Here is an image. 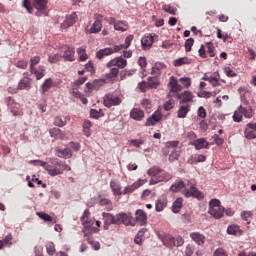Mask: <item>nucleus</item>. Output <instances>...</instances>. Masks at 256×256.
<instances>
[{"instance_id":"obj_17","label":"nucleus","mask_w":256,"mask_h":256,"mask_svg":"<svg viewBox=\"0 0 256 256\" xmlns=\"http://www.w3.org/2000/svg\"><path fill=\"white\" fill-rule=\"evenodd\" d=\"M228 235H235V236H241L243 235V230H241V227L239 225H229L227 228Z\"/></svg>"},{"instance_id":"obj_55","label":"nucleus","mask_w":256,"mask_h":256,"mask_svg":"<svg viewBox=\"0 0 256 256\" xmlns=\"http://www.w3.org/2000/svg\"><path fill=\"white\" fill-rule=\"evenodd\" d=\"M134 36L133 35H129L125 38V43L122 44L124 46V49H129V47H131V41H133Z\"/></svg>"},{"instance_id":"obj_54","label":"nucleus","mask_w":256,"mask_h":256,"mask_svg":"<svg viewBox=\"0 0 256 256\" xmlns=\"http://www.w3.org/2000/svg\"><path fill=\"white\" fill-rule=\"evenodd\" d=\"M212 87H219V77L217 76H210L208 80Z\"/></svg>"},{"instance_id":"obj_35","label":"nucleus","mask_w":256,"mask_h":256,"mask_svg":"<svg viewBox=\"0 0 256 256\" xmlns=\"http://www.w3.org/2000/svg\"><path fill=\"white\" fill-rule=\"evenodd\" d=\"M173 247H183L185 244V240L181 236H177L176 238H172Z\"/></svg>"},{"instance_id":"obj_5","label":"nucleus","mask_w":256,"mask_h":256,"mask_svg":"<svg viewBox=\"0 0 256 256\" xmlns=\"http://www.w3.org/2000/svg\"><path fill=\"white\" fill-rule=\"evenodd\" d=\"M102 217L104 219V226L103 229L107 231L110 225H117V216L113 215L112 213H102Z\"/></svg>"},{"instance_id":"obj_49","label":"nucleus","mask_w":256,"mask_h":256,"mask_svg":"<svg viewBox=\"0 0 256 256\" xmlns=\"http://www.w3.org/2000/svg\"><path fill=\"white\" fill-rule=\"evenodd\" d=\"M61 59H63L61 54H54L53 56L48 57L49 63H58Z\"/></svg>"},{"instance_id":"obj_20","label":"nucleus","mask_w":256,"mask_h":256,"mask_svg":"<svg viewBox=\"0 0 256 256\" xmlns=\"http://www.w3.org/2000/svg\"><path fill=\"white\" fill-rule=\"evenodd\" d=\"M46 171H48V175H51V177H57V175H63V170L53 166L49 165L46 166Z\"/></svg>"},{"instance_id":"obj_43","label":"nucleus","mask_w":256,"mask_h":256,"mask_svg":"<svg viewBox=\"0 0 256 256\" xmlns=\"http://www.w3.org/2000/svg\"><path fill=\"white\" fill-rule=\"evenodd\" d=\"M54 125L56 127H65L67 125V120H63V118L57 116L54 118Z\"/></svg>"},{"instance_id":"obj_42","label":"nucleus","mask_w":256,"mask_h":256,"mask_svg":"<svg viewBox=\"0 0 256 256\" xmlns=\"http://www.w3.org/2000/svg\"><path fill=\"white\" fill-rule=\"evenodd\" d=\"M243 120V112L239 110H236L233 114V121H235V123H241V121Z\"/></svg>"},{"instance_id":"obj_3","label":"nucleus","mask_w":256,"mask_h":256,"mask_svg":"<svg viewBox=\"0 0 256 256\" xmlns=\"http://www.w3.org/2000/svg\"><path fill=\"white\" fill-rule=\"evenodd\" d=\"M184 196H186L187 199H189V197H193L194 199H203V192L199 191V189H197L195 187V183H191L190 189H185L184 190Z\"/></svg>"},{"instance_id":"obj_29","label":"nucleus","mask_w":256,"mask_h":256,"mask_svg":"<svg viewBox=\"0 0 256 256\" xmlns=\"http://www.w3.org/2000/svg\"><path fill=\"white\" fill-rule=\"evenodd\" d=\"M139 187H141V184L135 182L132 185L124 188V190L122 191V195H129V193H133V191H135V189H139Z\"/></svg>"},{"instance_id":"obj_56","label":"nucleus","mask_w":256,"mask_h":256,"mask_svg":"<svg viewBox=\"0 0 256 256\" xmlns=\"http://www.w3.org/2000/svg\"><path fill=\"white\" fill-rule=\"evenodd\" d=\"M130 143H132V145H134V147H136L137 149H141V145L145 144V140L134 139L131 140Z\"/></svg>"},{"instance_id":"obj_46","label":"nucleus","mask_w":256,"mask_h":256,"mask_svg":"<svg viewBox=\"0 0 256 256\" xmlns=\"http://www.w3.org/2000/svg\"><path fill=\"white\" fill-rule=\"evenodd\" d=\"M195 43V40L193 38H188L185 42V51L189 53L191 51V47H193V44Z\"/></svg>"},{"instance_id":"obj_6","label":"nucleus","mask_w":256,"mask_h":256,"mask_svg":"<svg viewBox=\"0 0 256 256\" xmlns=\"http://www.w3.org/2000/svg\"><path fill=\"white\" fill-rule=\"evenodd\" d=\"M106 67H118V69H125V67H127V60L122 56H119L110 60L106 64Z\"/></svg>"},{"instance_id":"obj_1","label":"nucleus","mask_w":256,"mask_h":256,"mask_svg":"<svg viewBox=\"0 0 256 256\" xmlns=\"http://www.w3.org/2000/svg\"><path fill=\"white\" fill-rule=\"evenodd\" d=\"M116 225H125L126 227H135V222H133V216L131 213L121 212L116 214Z\"/></svg>"},{"instance_id":"obj_57","label":"nucleus","mask_w":256,"mask_h":256,"mask_svg":"<svg viewBox=\"0 0 256 256\" xmlns=\"http://www.w3.org/2000/svg\"><path fill=\"white\" fill-rule=\"evenodd\" d=\"M246 139H256V134H255V131L253 130H245V133H244Z\"/></svg>"},{"instance_id":"obj_47","label":"nucleus","mask_w":256,"mask_h":256,"mask_svg":"<svg viewBox=\"0 0 256 256\" xmlns=\"http://www.w3.org/2000/svg\"><path fill=\"white\" fill-rule=\"evenodd\" d=\"M217 207H222L221 201H219V199H211L209 202V209H216Z\"/></svg>"},{"instance_id":"obj_24","label":"nucleus","mask_w":256,"mask_h":256,"mask_svg":"<svg viewBox=\"0 0 256 256\" xmlns=\"http://www.w3.org/2000/svg\"><path fill=\"white\" fill-rule=\"evenodd\" d=\"M189 111H191V109L189 108V105H186V106L182 105L178 109L177 117L179 119H185V117H187V113H189Z\"/></svg>"},{"instance_id":"obj_33","label":"nucleus","mask_w":256,"mask_h":256,"mask_svg":"<svg viewBox=\"0 0 256 256\" xmlns=\"http://www.w3.org/2000/svg\"><path fill=\"white\" fill-rule=\"evenodd\" d=\"M145 231H147V229L143 228L142 230H140L135 239H134V243H136V245H141L143 243V235L145 233Z\"/></svg>"},{"instance_id":"obj_25","label":"nucleus","mask_w":256,"mask_h":256,"mask_svg":"<svg viewBox=\"0 0 256 256\" xmlns=\"http://www.w3.org/2000/svg\"><path fill=\"white\" fill-rule=\"evenodd\" d=\"M153 35L147 34L141 39V43L143 47H151L153 45Z\"/></svg>"},{"instance_id":"obj_8","label":"nucleus","mask_w":256,"mask_h":256,"mask_svg":"<svg viewBox=\"0 0 256 256\" xmlns=\"http://www.w3.org/2000/svg\"><path fill=\"white\" fill-rule=\"evenodd\" d=\"M194 97L195 96L191 91H184L181 94H177V99H179L180 105H183V103H191Z\"/></svg>"},{"instance_id":"obj_61","label":"nucleus","mask_w":256,"mask_h":256,"mask_svg":"<svg viewBox=\"0 0 256 256\" xmlns=\"http://www.w3.org/2000/svg\"><path fill=\"white\" fill-rule=\"evenodd\" d=\"M225 74L227 75V77H237V73H235V71H233L231 68L226 67L224 69Z\"/></svg>"},{"instance_id":"obj_18","label":"nucleus","mask_w":256,"mask_h":256,"mask_svg":"<svg viewBox=\"0 0 256 256\" xmlns=\"http://www.w3.org/2000/svg\"><path fill=\"white\" fill-rule=\"evenodd\" d=\"M193 145L197 151L201 149H207L209 147V142L205 138L197 139L193 142Z\"/></svg>"},{"instance_id":"obj_4","label":"nucleus","mask_w":256,"mask_h":256,"mask_svg":"<svg viewBox=\"0 0 256 256\" xmlns=\"http://www.w3.org/2000/svg\"><path fill=\"white\" fill-rule=\"evenodd\" d=\"M47 3H49V0L34 1V7L37 9V11L35 12L36 17H41V15H47V13H45V9H47Z\"/></svg>"},{"instance_id":"obj_21","label":"nucleus","mask_w":256,"mask_h":256,"mask_svg":"<svg viewBox=\"0 0 256 256\" xmlns=\"http://www.w3.org/2000/svg\"><path fill=\"white\" fill-rule=\"evenodd\" d=\"M181 189H185V182L182 180L175 182L170 187V191H172V193H179Z\"/></svg>"},{"instance_id":"obj_28","label":"nucleus","mask_w":256,"mask_h":256,"mask_svg":"<svg viewBox=\"0 0 256 256\" xmlns=\"http://www.w3.org/2000/svg\"><path fill=\"white\" fill-rule=\"evenodd\" d=\"M169 179H171V175L169 174H162V176L160 178L157 179H150L149 184L150 185H157V183H161V181H169Z\"/></svg>"},{"instance_id":"obj_22","label":"nucleus","mask_w":256,"mask_h":256,"mask_svg":"<svg viewBox=\"0 0 256 256\" xmlns=\"http://www.w3.org/2000/svg\"><path fill=\"white\" fill-rule=\"evenodd\" d=\"M110 188L112 189L114 195H123V191H121V185L115 182V180L110 181Z\"/></svg>"},{"instance_id":"obj_30","label":"nucleus","mask_w":256,"mask_h":256,"mask_svg":"<svg viewBox=\"0 0 256 256\" xmlns=\"http://www.w3.org/2000/svg\"><path fill=\"white\" fill-rule=\"evenodd\" d=\"M189 63H191V60H189L187 57H183L174 60L173 65L174 67H181V65H189Z\"/></svg>"},{"instance_id":"obj_32","label":"nucleus","mask_w":256,"mask_h":256,"mask_svg":"<svg viewBox=\"0 0 256 256\" xmlns=\"http://www.w3.org/2000/svg\"><path fill=\"white\" fill-rule=\"evenodd\" d=\"M179 155H181V151L172 149L168 158L170 163H173V161H177V159H179Z\"/></svg>"},{"instance_id":"obj_16","label":"nucleus","mask_w":256,"mask_h":256,"mask_svg":"<svg viewBox=\"0 0 256 256\" xmlns=\"http://www.w3.org/2000/svg\"><path fill=\"white\" fill-rule=\"evenodd\" d=\"M56 155L62 159H71V157H73V151H71L69 148H65L63 150L57 149Z\"/></svg>"},{"instance_id":"obj_23","label":"nucleus","mask_w":256,"mask_h":256,"mask_svg":"<svg viewBox=\"0 0 256 256\" xmlns=\"http://www.w3.org/2000/svg\"><path fill=\"white\" fill-rule=\"evenodd\" d=\"M53 87V80L51 78H48L44 81V83L41 85V93L42 95H45L49 89Z\"/></svg>"},{"instance_id":"obj_60","label":"nucleus","mask_w":256,"mask_h":256,"mask_svg":"<svg viewBox=\"0 0 256 256\" xmlns=\"http://www.w3.org/2000/svg\"><path fill=\"white\" fill-rule=\"evenodd\" d=\"M152 119H154V121H156V123H159V121H161V119H163V116H161V112L156 111L154 114H152L150 116Z\"/></svg>"},{"instance_id":"obj_45","label":"nucleus","mask_w":256,"mask_h":256,"mask_svg":"<svg viewBox=\"0 0 256 256\" xmlns=\"http://www.w3.org/2000/svg\"><path fill=\"white\" fill-rule=\"evenodd\" d=\"M162 9L163 11H165L166 13H169L170 15H176L177 10L169 4L163 5Z\"/></svg>"},{"instance_id":"obj_37","label":"nucleus","mask_w":256,"mask_h":256,"mask_svg":"<svg viewBox=\"0 0 256 256\" xmlns=\"http://www.w3.org/2000/svg\"><path fill=\"white\" fill-rule=\"evenodd\" d=\"M119 75V68H112L109 73L105 74L106 79H115Z\"/></svg>"},{"instance_id":"obj_2","label":"nucleus","mask_w":256,"mask_h":256,"mask_svg":"<svg viewBox=\"0 0 256 256\" xmlns=\"http://www.w3.org/2000/svg\"><path fill=\"white\" fill-rule=\"evenodd\" d=\"M121 101V97H119L117 94H107L104 96V106L108 108L121 105Z\"/></svg>"},{"instance_id":"obj_63","label":"nucleus","mask_w":256,"mask_h":256,"mask_svg":"<svg viewBox=\"0 0 256 256\" xmlns=\"http://www.w3.org/2000/svg\"><path fill=\"white\" fill-rule=\"evenodd\" d=\"M86 81H87V77H81V78L78 79L76 82H74L72 85H73L74 87H78V88H79V86H80V85H83Z\"/></svg>"},{"instance_id":"obj_40","label":"nucleus","mask_w":256,"mask_h":256,"mask_svg":"<svg viewBox=\"0 0 256 256\" xmlns=\"http://www.w3.org/2000/svg\"><path fill=\"white\" fill-rule=\"evenodd\" d=\"M148 87L150 89H157V87H159V81H157V78L149 77L148 78Z\"/></svg>"},{"instance_id":"obj_10","label":"nucleus","mask_w":256,"mask_h":256,"mask_svg":"<svg viewBox=\"0 0 256 256\" xmlns=\"http://www.w3.org/2000/svg\"><path fill=\"white\" fill-rule=\"evenodd\" d=\"M208 213H209V215L214 217V219H221V218H223V215L225 214V207L220 206L217 208H209Z\"/></svg>"},{"instance_id":"obj_9","label":"nucleus","mask_w":256,"mask_h":256,"mask_svg":"<svg viewBox=\"0 0 256 256\" xmlns=\"http://www.w3.org/2000/svg\"><path fill=\"white\" fill-rule=\"evenodd\" d=\"M62 59H64V61H70V62L75 61V47L68 46L64 50V53L62 55Z\"/></svg>"},{"instance_id":"obj_48","label":"nucleus","mask_w":256,"mask_h":256,"mask_svg":"<svg viewBox=\"0 0 256 256\" xmlns=\"http://www.w3.org/2000/svg\"><path fill=\"white\" fill-rule=\"evenodd\" d=\"M22 7L27 10L28 13H33V6H31V1L24 0L22 3Z\"/></svg>"},{"instance_id":"obj_13","label":"nucleus","mask_w":256,"mask_h":256,"mask_svg":"<svg viewBox=\"0 0 256 256\" xmlns=\"http://www.w3.org/2000/svg\"><path fill=\"white\" fill-rule=\"evenodd\" d=\"M130 117L131 119H134V121H143L145 117V112H143V110L141 109L133 108L130 111Z\"/></svg>"},{"instance_id":"obj_62","label":"nucleus","mask_w":256,"mask_h":256,"mask_svg":"<svg viewBox=\"0 0 256 256\" xmlns=\"http://www.w3.org/2000/svg\"><path fill=\"white\" fill-rule=\"evenodd\" d=\"M180 82L183 83L186 89L191 87V78H180Z\"/></svg>"},{"instance_id":"obj_14","label":"nucleus","mask_w":256,"mask_h":256,"mask_svg":"<svg viewBox=\"0 0 256 256\" xmlns=\"http://www.w3.org/2000/svg\"><path fill=\"white\" fill-rule=\"evenodd\" d=\"M136 221L143 227L147 225V213L145 211L138 209L136 210Z\"/></svg>"},{"instance_id":"obj_36","label":"nucleus","mask_w":256,"mask_h":256,"mask_svg":"<svg viewBox=\"0 0 256 256\" xmlns=\"http://www.w3.org/2000/svg\"><path fill=\"white\" fill-rule=\"evenodd\" d=\"M51 137H58V139H63L61 136L63 135V132L59 128H52L49 130Z\"/></svg>"},{"instance_id":"obj_44","label":"nucleus","mask_w":256,"mask_h":256,"mask_svg":"<svg viewBox=\"0 0 256 256\" xmlns=\"http://www.w3.org/2000/svg\"><path fill=\"white\" fill-rule=\"evenodd\" d=\"M46 251L48 253V255H55V244L53 242H48L46 244Z\"/></svg>"},{"instance_id":"obj_41","label":"nucleus","mask_w":256,"mask_h":256,"mask_svg":"<svg viewBox=\"0 0 256 256\" xmlns=\"http://www.w3.org/2000/svg\"><path fill=\"white\" fill-rule=\"evenodd\" d=\"M239 111L242 112V115H244V117H246V119H251V117H253V110L252 109H245L243 108V106L239 107Z\"/></svg>"},{"instance_id":"obj_27","label":"nucleus","mask_w":256,"mask_h":256,"mask_svg":"<svg viewBox=\"0 0 256 256\" xmlns=\"http://www.w3.org/2000/svg\"><path fill=\"white\" fill-rule=\"evenodd\" d=\"M182 207H183V198H177L172 205L173 213H179Z\"/></svg>"},{"instance_id":"obj_19","label":"nucleus","mask_w":256,"mask_h":256,"mask_svg":"<svg viewBox=\"0 0 256 256\" xmlns=\"http://www.w3.org/2000/svg\"><path fill=\"white\" fill-rule=\"evenodd\" d=\"M109 55H113V50L111 49V47L100 49L98 52H96L97 59H102Z\"/></svg>"},{"instance_id":"obj_52","label":"nucleus","mask_w":256,"mask_h":256,"mask_svg":"<svg viewBox=\"0 0 256 256\" xmlns=\"http://www.w3.org/2000/svg\"><path fill=\"white\" fill-rule=\"evenodd\" d=\"M163 209H165V202L157 200L155 203V210L161 212L163 211Z\"/></svg>"},{"instance_id":"obj_53","label":"nucleus","mask_w":256,"mask_h":256,"mask_svg":"<svg viewBox=\"0 0 256 256\" xmlns=\"http://www.w3.org/2000/svg\"><path fill=\"white\" fill-rule=\"evenodd\" d=\"M125 25H126L125 22H118V23H115V24H114V29H115L116 31L125 32V31H127V29L124 28Z\"/></svg>"},{"instance_id":"obj_51","label":"nucleus","mask_w":256,"mask_h":256,"mask_svg":"<svg viewBox=\"0 0 256 256\" xmlns=\"http://www.w3.org/2000/svg\"><path fill=\"white\" fill-rule=\"evenodd\" d=\"M197 115L200 117V119H205L207 117V111L203 106L198 108Z\"/></svg>"},{"instance_id":"obj_11","label":"nucleus","mask_w":256,"mask_h":256,"mask_svg":"<svg viewBox=\"0 0 256 256\" xmlns=\"http://www.w3.org/2000/svg\"><path fill=\"white\" fill-rule=\"evenodd\" d=\"M190 239L196 243V245L203 246L205 245V235L201 234L200 232H192L190 233Z\"/></svg>"},{"instance_id":"obj_64","label":"nucleus","mask_w":256,"mask_h":256,"mask_svg":"<svg viewBox=\"0 0 256 256\" xmlns=\"http://www.w3.org/2000/svg\"><path fill=\"white\" fill-rule=\"evenodd\" d=\"M171 109H173V100H168L164 104V111H171Z\"/></svg>"},{"instance_id":"obj_12","label":"nucleus","mask_w":256,"mask_h":256,"mask_svg":"<svg viewBox=\"0 0 256 256\" xmlns=\"http://www.w3.org/2000/svg\"><path fill=\"white\" fill-rule=\"evenodd\" d=\"M169 87H170V93H179L183 89V86L179 85L177 78H175L174 76L170 77Z\"/></svg>"},{"instance_id":"obj_58","label":"nucleus","mask_w":256,"mask_h":256,"mask_svg":"<svg viewBox=\"0 0 256 256\" xmlns=\"http://www.w3.org/2000/svg\"><path fill=\"white\" fill-rule=\"evenodd\" d=\"M241 217L243 221H249V217H253V212L251 211H242L241 212Z\"/></svg>"},{"instance_id":"obj_7","label":"nucleus","mask_w":256,"mask_h":256,"mask_svg":"<svg viewBox=\"0 0 256 256\" xmlns=\"http://www.w3.org/2000/svg\"><path fill=\"white\" fill-rule=\"evenodd\" d=\"M94 18L96 20L90 28V33H99V31H101V27H103V24L101 23V21H103V16L101 14H95Z\"/></svg>"},{"instance_id":"obj_15","label":"nucleus","mask_w":256,"mask_h":256,"mask_svg":"<svg viewBox=\"0 0 256 256\" xmlns=\"http://www.w3.org/2000/svg\"><path fill=\"white\" fill-rule=\"evenodd\" d=\"M77 23V13L73 12L72 14L66 16L65 21L63 22V27H73Z\"/></svg>"},{"instance_id":"obj_31","label":"nucleus","mask_w":256,"mask_h":256,"mask_svg":"<svg viewBox=\"0 0 256 256\" xmlns=\"http://www.w3.org/2000/svg\"><path fill=\"white\" fill-rule=\"evenodd\" d=\"M34 75L36 76V79L39 81V79H43L45 77V67L44 66H39L38 70H33Z\"/></svg>"},{"instance_id":"obj_59","label":"nucleus","mask_w":256,"mask_h":256,"mask_svg":"<svg viewBox=\"0 0 256 256\" xmlns=\"http://www.w3.org/2000/svg\"><path fill=\"white\" fill-rule=\"evenodd\" d=\"M105 85V80L99 79V80H94V90L97 91L99 87H103Z\"/></svg>"},{"instance_id":"obj_38","label":"nucleus","mask_w":256,"mask_h":256,"mask_svg":"<svg viewBox=\"0 0 256 256\" xmlns=\"http://www.w3.org/2000/svg\"><path fill=\"white\" fill-rule=\"evenodd\" d=\"M161 169L158 167V166H154L152 168H150L148 171H147V174L150 176V177H157V175H159V173H161Z\"/></svg>"},{"instance_id":"obj_50","label":"nucleus","mask_w":256,"mask_h":256,"mask_svg":"<svg viewBox=\"0 0 256 256\" xmlns=\"http://www.w3.org/2000/svg\"><path fill=\"white\" fill-rule=\"evenodd\" d=\"M72 95L77 99H81L83 97V94L79 92V87L73 86V85H72Z\"/></svg>"},{"instance_id":"obj_26","label":"nucleus","mask_w":256,"mask_h":256,"mask_svg":"<svg viewBox=\"0 0 256 256\" xmlns=\"http://www.w3.org/2000/svg\"><path fill=\"white\" fill-rule=\"evenodd\" d=\"M18 89H31V80L28 77H24L18 84Z\"/></svg>"},{"instance_id":"obj_34","label":"nucleus","mask_w":256,"mask_h":256,"mask_svg":"<svg viewBox=\"0 0 256 256\" xmlns=\"http://www.w3.org/2000/svg\"><path fill=\"white\" fill-rule=\"evenodd\" d=\"M36 215H37V217L42 219V221L49 222V223H51V221H53V217H51L49 214H47L45 212H37Z\"/></svg>"},{"instance_id":"obj_39","label":"nucleus","mask_w":256,"mask_h":256,"mask_svg":"<svg viewBox=\"0 0 256 256\" xmlns=\"http://www.w3.org/2000/svg\"><path fill=\"white\" fill-rule=\"evenodd\" d=\"M41 61V57L39 56H34L30 59V71L33 73L35 71V65H37Z\"/></svg>"}]
</instances>
